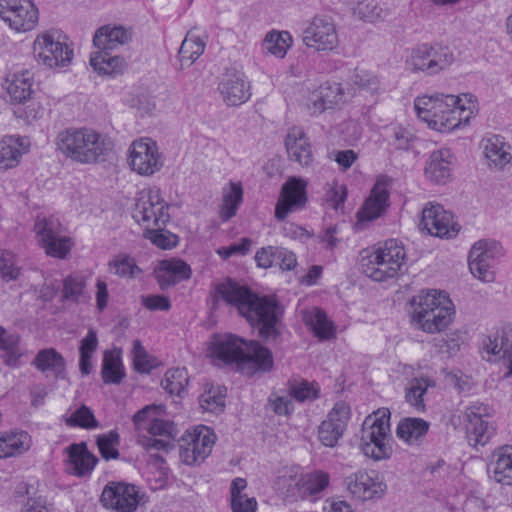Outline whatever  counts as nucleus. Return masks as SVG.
I'll use <instances>...</instances> for the list:
<instances>
[{"label":"nucleus","mask_w":512,"mask_h":512,"mask_svg":"<svg viewBox=\"0 0 512 512\" xmlns=\"http://www.w3.org/2000/svg\"><path fill=\"white\" fill-rule=\"evenodd\" d=\"M120 443V436L117 431L111 430L108 433L97 437V446L101 456L105 460L118 459L119 451L117 449Z\"/></svg>","instance_id":"864d4df0"},{"label":"nucleus","mask_w":512,"mask_h":512,"mask_svg":"<svg viewBox=\"0 0 512 512\" xmlns=\"http://www.w3.org/2000/svg\"><path fill=\"white\" fill-rule=\"evenodd\" d=\"M65 423L70 427H81L86 429H94L98 427V422L93 412L85 405L81 406L70 416L65 418Z\"/></svg>","instance_id":"5fc2aeb1"},{"label":"nucleus","mask_w":512,"mask_h":512,"mask_svg":"<svg viewBox=\"0 0 512 512\" xmlns=\"http://www.w3.org/2000/svg\"><path fill=\"white\" fill-rule=\"evenodd\" d=\"M34 56L37 62L50 69L67 67L73 59V49L61 40L60 33L49 31L34 41Z\"/></svg>","instance_id":"1a4fd4ad"},{"label":"nucleus","mask_w":512,"mask_h":512,"mask_svg":"<svg viewBox=\"0 0 512 512\" xmlns=\"http://www.w3.org/2000/svg\"><path fill=\"white\" fill-rule=\"evenodd\" d=\"M350 419V407L344 401L335 403L318 428V438L326 447H334L342 437Z\"/></svg>","instance_id":"aec40b11"},{"label":"nucleus","mask_w":512,"mask_h":512,"mask_svg":"<svg viewBox=\"0 0 512 512\" xmlns=\"http://www.w3.org/2000/svg\"><path fill=\"white\" fill-rule=\"evenodd\" d=\"M164 227H149L145 229L143 236L160 249H172L178 244V236L165 230Z\"/></svg>","instance_id":"603ef678"},{"label":"nucleus","mask_w":512,"mask_h":512,"mask_svg":"<svg viewBox=\"0 0 512 512\" xmlns=\"http://www.w3.org/2000/svg\"><path fill=\"white\" fill-rule=\"evenodd\" d=\"M27 149L24 138L6 136L0 141V171H6L19 164L20 157Z\"/></svg>","instance_id":"72a5a7b5"},{"label":"nucleus","mask_w":512,"mask_h":512,"mask_svg":"<svg viewBox=\"0 0 512 512\" xmlns=\"http://www.w3.org/2000/svg\"><path fill=\"white\" fill-rule=\"evenodd\" d=\"M132 217L145 229L165 226L170 220V215L168 205L161 198L160 190H142L136 199Z\"/></svg>","instance_id":"9d476101"},{"label":"nucleus","mask_w":512,"mask_h":512,"mask_svg":"<svg viewBox=\"0 0 512 512\" xmlns=\"http://www.w3.org/2000/svg\"><path fill=\"white\" fill-rule=\"evenodd\" d=\"M211 353L225 364L236 363L241 368L248 366L253 371L268 372L274 363L268 348L257 341L247 342L232 334L216 337Z\"/></svg>","instance_id":"7ed1b4c3"},{"label":"nucleus","mask_w":512,"mask_h":512,"mask_svg":"<svg viewBox=\"0 0 512 512\" xmlns=\"http://www.w3.org/2000/svg\"><path fill=\"white\" fill-rule=\"evenodd\" d=\"M17 343V338L13 336L5 337V330L0 326V349L5 352L3 355L4 362L9 366L16 365L21 356Z\"/></svg>","instance_id":"6e6d98bb"},{"label":"nucleus","mask_w":512,"mask_h":512,"mask_svg":"<svg viewBox=\"0 0 512 512\" xmlns=\"http://www.w3.org/2000/svg\"><path fill=\"white\" fill-rule=\"evenodd\" d=\"M243 199V189L240 183L230 182L222 188V205L220 217L227 221L236 215Z\"/></svg>","instance_id":"a19ab883"},{"label":"nucleus","mask_w":512,"mask_h":512,"mask_svg":"<svg viewBox=\"0 0 512 512\" xmlns=\"http://www.w3.org/2000/svg\"><path fill=\"white\" fill-rule=\"evenodd\" d=\"M189 382L188 373L185 368L170 369L162 380V387L170 394L180 396L186 389Z\"/></svg>","instance_id":"3c124183"},{"label":"nucleus","mask_w":512,"mask_h":512,"mask_svg":"<svg viewBox=\"0 0 512 512\" xmlns=\"http://www.w3.org/2000/svg\"><path fill=\"white\" fill-rule=\"evenodd\" d=\"M420 226L430 235L440 238L452 237L458 232V225L454 222L452 213L440 204L423 209Z\"/></svg>","instance_id":"412c9836"},{"label":"nucleus","mask_w":512,"mask_h":512,"mask_svg":"<svg viewBox=\"0 0 512 512\" xmlns=\"http://www.w3.org/2000/svg\"><path fill=\"white\" fill-rule=\"evenodd\" d=\"M85 288V281L80 276H68L63 281L62 300L78 302Z\"/></svg>","instance_id":"4d7b16f0"},{"label":"nucleus","mask_w":512,"mask_h":512,"mask_svg":"<svg viewBox=\"0 0 512 512\" xmlns=\"http://www.w3.org/2000/svg\"><path fill=\"white\" fill-rule=\"evenodd\" d=\"M225 388L206 385L204 392L199 397V403L204 411L211 413L221 412L225 406Z\"/></svg>","instance_id":"de8ad7c7"},{"label":"nucleus","mask_w":512,"mask_h":512,"mask_svg":"<svg viewBox=\"0 0 512 512\" xmlns=\"http://www.w3.org/2000/svg\"><path fill=\"white\" fill-rule=\"evenodd\" d=\"M414 108L419 119L439 132H450L466 125L473 115V107H466L461 97L439 93L417 97Z\"/></svg>","instance_id":"f03ea898"},{"label":"nucleus","mask_w":512,"mask_h":512,"mask_svg":"<svg viewBox=\"0 0 512 512\" xmlns=\"http://www.w3.org/2000/svg\"><path fill=\"white\" fill-rule=\"evenodd\" d=\"M349 493L360 501L379 499L387 489V485L375 472L358 471L344 480Z\"/></svg>","instance_id":"6ab92c4d"},{"label":"nucleus","mask_w":512,"mask_h":512,"mask_svg":"<svg viewBox=\"0 0 512 512\" xmlns=\"http://www.w3.org/2000/svg\"><path fill=\"white\" fill-rule=\"evenodd\" d=\"M285 146L292 161L298 162L303 167H307L312 163L311 145L301 128L293 127L289 130L285 139Z\"/></svg>","instance_id":"c85d7f7f"},{"label":"nucleus","mask_w":512,"mask_h":512,"mask_svg":"<svg viewBox=\"0 0 512 512\" xmlns=\"http://www.w3.org/2000/svg\"><path fill=\"white\" fill-rule=\"evenodd\" d=\"M484 154L490 165H494L496 169H503L510 163L512 155L510 146H508L503 137L492 135L485 139Z\"/></svg>","instance_id":"e433bc0d"},{"label":"nucleus","mask_w":512,"mask_h":512,"mask_svg":"<svg viewBox=\"0 0 512 512\" xmlns=\"http://www.w3.org/2000/svg\"><path fill=\"white\" fill-rule=\"evenodd\" d=\"M502 255L501 245L493 240H479L469 252V269L471 273L483 282H492V270L497 258Z\"/></svg>","instance_id":"4468645a"},{"label":"nucleus","mask_w":512,"mask_h":512,"mask_svg":"<svg viewBox=\"0 0 512 512\" xmlns=\"http://www.w3.org/2000/svg\"><path fill=\"white\" fill-rule=\"evenodd\" d=\"M51 504L45 497H29L21 508V512H50Z\"/></svg>","instance_id":"774afa93"},{"label":"nucleus","mask_w":512,"mask_h":512,"mask_svg":"<svg viewBox=\"0 0 512 512\" xmlns=\"http://www.w3.org/2000/svg\"><path fill=\"white\" fill-rule=\"evenodd\" d=\"M206 43L198 35L189 31L179 49V60L182 66L192 65L204 52Z\"/></svg>","instance_id":"79ce46f5"},{"label":"nucleus","mask_w":512,"mask_h":512,"mask_svg":"<svg viewBox=\"0 0 512 512\" xmlns=\"http://www.w3.org/2000/svg\"><path fill=\"white\" fill-rule=\"evenodd\" d=\"M101 503L116 512H134L139 505V491L135 485L110 482L101 494Z\"/></svg>","instance_id":"f3484780"},{"label":"nucleus","mask_w":512,"mask_h":512,"mask_svg":"<svg viewBox=\"0 0 512 512\" xmlns=\"http://www.w3.org/2000/svg\"><path fill=\"white\" fill-rule=\"evenodd\" d=\"M164 162L156 142L149 138L134 141L129 149V165L139 175L150 176L159 171Z\"/></svg>","instance_id":"2eb2a0df"},{"label":"nucleus","mask_w":512,"mask_h":512,"mask_svg":"<svg viewBox=\"0 0 512 512\" xmlns=\"http://www.w3.org/2000/svg\"><path fill=\"white\" fill-rule=\"evenodd\" d=\"M132 356L133 364L137 371L149 372L152 369L153 366L148 359V353L138 339L133 341Z\"/></svg>","instance_id":"680f3d73"},{"label":"nucleus","mask_w":512,"mask_h":512,"mask_svg":"<svg viewBox=\"0 0 512 512\" xmlns=\"http://www.w3.org/2000/svg\"><path fill=\"white\" fill-rule=\"evenodd\" d=\"M343 89L339 83L326 82L315 89L309 96L308 109L317 115L333 108L343 99Z\"/></svg>","instance_id":"bb28decb"},{"label":"nucleus","mask_w":512,"mask_h":512,"mask_svg":"<svg viewBox=\"0 0 512 512\" xmlns=\"http://www.w3.org/2000/svg\"><path fill=\"white\" fill-rule=\"evenodd\" d=\"M302 320L320 340H329L335 335L336 329L333 322L321 308L313 307L303 310Z\"/></svg>","instance_id":"c756f323"},{"label":"nucleus","mask_w":512,"mask_h":512,"mask_svg":"<svg viewBox=\"0 0 512 512\" xmlns=\"http://www.w3.org/2000/svg\"><path fill=\"white\" fill-rule=\"evenodd\" d=\"M90 65L99 75L114 76L125 69L126 62L123 57L111 56L108 50H100L91 54Z\"/></svg>","instance_id":"58836bf2"},{"label":"nucleus","mask_w":512,"mask_h":512,"mask_svg":"<svg viewBox=\"0 0 512 512\" xmlns=\"http://www.w3.org/2000/svg\"><path fill=\"white\" fill-rule=\"evenodd\" d=\"M289 395L298 402L314 401L319 397L320 388L317 383L304 379L289 382Z\"/></svg>","instance_id":"8fccbe9b"},{"label":"nucleus","mask_w":512,"mask_h":512,"mask_svg":"<svg viewBox=\"0 0 512 512\" xmlns=\"http://www.w3.org/2000/svg\"><path fill=\"white\" fill-rule=\"evenodd\" d=\"M33 364L41 372H52L56 378L64 377L65 360L55 349H43L36 355Z\"/></svg>","instance_id":"ea45409f"},{"label":"nucleus","mask_w":512,"mask_h":512,"mask_svg":"<svg viewBox=\"0 0 512 512\" xmlns=\"http://www.w3.org/2000/svg\"><path fill=\"white\" fill-rule=\"evenodd\" d=\"M39 245L46 254L63 259L70 252L72 243L70 238L62 236V226L58 219L37 218L34 226Z\"/></svg>","instance_id":"9b49d317"},{"label":"nucleus","mask_w":512,"mask_h":512,"mask_svg":"<svg viewBox=\"0 0 512 512\" xmlns=\"http://www.w3.org/2000/svg\"><path fill=\"white\" fill-rule=\"evenodd\" d=\"M392 442L389 410H378L365 418L360 446L367 457L377 461L390 458L393 452Z\"/></svg>","instance_id":"0eeeda50"},{"label":"nucleus","mask_w":512,"mask_h":512,"mask_svg":"<svg viewBox=\"0 0 512 512\" xmlns=\"http://www.w3.org/2000/svg\"><path fill=\"white\" fill-rule=\"evenodd\" d=\"M0 274L3 278L13 280L19 275V268L15 265L14 254L3 251L0 256Z\"/></svg>","instance_id":"e2e57ef3"},{"label":"nucleus","mask_w":512,"mask_h":512,"mask_svg":"<svg viewBox=\"0 0 512 512\" xmlns=\"http://www.w3.org/2000/svg\"><path fill=\"white\" fill-rule=\"evenodd\" d=\"M430 386H434L433 382L421 377L412 379L406 388L405 399L418 412H424L426 409L423 397Z\"/></svg>","instance_id":"49530a36"},{"label":"nucleus","mask_w":512,"mask_h":512,"mask_svg":"<svg viewBox=\"0 0 512 512\" xmlns=\"http://www.w3.org/2000/svg\"><path fill=\"white\" fill-rule=\"evenodd\" d=\"M405 260L406 252L402 243L389 239L379 243L369 255L362 258L361 269L367 277L381 282L396 277Z\"/></svg>","instance_id":"423d86ee"},{"label":"nucleus","mask_w":512,"mask_h":512,"mask_svg":"<svg viewBox=\"0 0 512 512\" xmlns=\"http://www.w3.org/2000/svg\"><path fill=\"white\" fill-rule=\"evenodd\" d=\"M216 436L206 426H198L182 437L180 458L187 465L202 463L211 453Z\"/></svg>","instance_id":"f8f14e48"},{"label":"nucleus","mask_w":512,"mask_h":512,"mask_svg":"<svg viewBox=\"0 0 512 512\" xmlns=\"http://www.w3.org/2000/svg\"><path fill=\"white\" fill-rule=\"evenodd\" d=\"M0 17L17 32L32 30L39 18L33 0H0Z\"/></svg>","instance_id":"ddd939ff"},{"label":"nucleus","mask_w":512,"mask_h":512,"mask_svg":"<svg viewBox=\"0 0 512 512\" xmlns=\"http://www.w3.org/2000/svg\"><path fill=\"white\" fill-rule=\"evenodd\" d=\"M31 75L28 71L22 74H14L12 79H7L6 90L12 102L24 103L32 94Z\"/></svg>","instance_id":"37998d69"},{"label":"nucleus","mask_w":512,"mask_h":512,"mask_svg":"<svg viewBox=\"0 0 512 512\" xmlns=\"http://www.w3.org/2000/svg\"><path fill=\"white\" fill-rule=\"evenodd\" d=\"M306 202V182L297 178L288 179L282 186L275 207L276 219L283 221L290 212L303 208Z\"/></svg>","instance_id":"4be33fe9"},{"label":"nucleus","mask_w":512,"mask_h":512,"mask_svg":"<svg viewBox=\"0 0 512 512\" xmlns=\"http://www.w3.org/2000/svg\"><path fill=\"white\" fill-rule=\"evenodd\" d=\"M252 241L249 238H243L239 243H233L228 247H221L217 253L223 258L228 259L232 255H246L251 248Z\"/></svg>","instance_id":"0e129e2a"},{"label":"nucleus","mask_w":512,"mask_h":512,"mask_svg":"<svg viewBox=\"0 0 512 512\" xmlns=\"http://www.w3.org/2000/svg\"><path fill=\"white\" fill-rule=\"evenodd\" d=\"M453 153L448 148L433 151L425 163V177L432 183L445 185L452 180Z\"/></svg>","instance_id":"b1692460"},{"label":"nucleus","mask_w":512,"mask_h":512,"mask_svg":"<svg viewBox=\"0 0 512 512\" xmlns=\"http://www.w3.org/2000/svg\"><path fill=\"white\" fill-rule=\"evenodd\" d=\"M32 439L26 431H10L0 433V459L14 457L28 451Z\"/></svg>","instance_id":"473e14b6"},{"label":"nucleus","mask_w":512,"mask_h":512,"mask_svg":"<svg viewBox=\"0 0 512 512\" xmlns=\"http://www.w3.org/2000/svg\"><path fill=\"white\" fill-rule=\"evenodd\" d=\"M57 146L67 158L82 164L104 161L111 150L110 140L89 128H69L60 132Z\"/></svg>","instance_id":"20e7f679"},{"label":"nucleus","mask_w":512,"mask_h":512,"mask_svg":"<svg viewBox=\"0 0 512 512\" xmlns=\"http://www.w3.org/2000/svg\"><path fill=\"white\" fill-rule=\"evenodd\" d=\"M303 43L315 51H332L339 39L334 22L327 16H315L303 31Z\"/></svg>","instance_id":"dca6fc26"},{"label":"nucleus","mask_w":512,"mask_h":512,"mask_svg":"<svg viewBox=\"0 0 512 512\" xmlns=\"http://www.w3.org/2000/svg\"><path fill=\"white\" fill-rule=\"evenodd\" d=\"M101 375L105 384H120L125 376L121 358L115 352H105Z\"/></svg>","instance_id":"c03bdc74"},{"label":"nucleus","mask_w":512,"mask_h":512,"mask_svg":"<svg viewBox=\"0 0 512 512\" xmlns=\"http://www.w3.org/2000/svg\"><path fill=\"white\" fill-rule=\"evenodd\" d=\"M231 508L233 512H255L257 502L255 498L247 495L234 496L231 498Z\"/></svg>","instance_id":"338daca9"},{"label":"nucleus","mask_w":512,"mask_h":512,"mask_svg":"<svg viewBox=\"0 0 512 512\" xmlns=\"http://www.w3.org/2000/svg\"><path fill=\"white\" fill-rule=\"evenodd\" d=\"M455 61L453 50L440 43L421 44L413 48L406 59L407 68L421 72L426 76H434L448 69Z\"/></svg>","instance_id":"6e6552de"},{"label":"nucleus","mask_w":512,"mask_h":512,"mask_svg":"<svg viewBox=\"0 0 512 512\" xmlns=\"http://www.w3.org/2000/svg\"><path fill=\"white\" fill-rule=\"evenodd\" d=\"M159 287L165 290L191 276L190 266L180 259H166L159 262L155 269Z\"/></svg>","instance_id":"a878e982"},{"label":"nucleus","mask_w":512,"mask_h":512,"mask_svg":"<svg viewBox=\"0 0 512 512\" xmlns=\"http://www.w3.org/2000/svg\"><path fill=\"white\" fill-rule=\"evenodd\" d=\"M412 321L416 327L427 333H437L452 322L454 306L448 296L436 290L421 291L411 300Z\"/></svg>","instance_id":"39448f33"},{"label":"nucleus","mask_w":512,"mask_h":512,"mask_svg":"<svg viewBox=\"0 0 512 512\" xmlns=\"http://www.w3.org/2000/svg\"><path fill=\"white\" fill-rule=\"evenodd\" d=\"M294 482L297 494L294 491H287L290 496H299L302 498L308 496L320 495L330 483V476L327 472L321 470H315L302 475L299 479H293L292 477H282L279 483L289 484Z\"/></svg>","instance_id":"393cba45"},{"label":"nucleus","mask_w":512,"mask_h":512,"mask_svg":"<svg viewBox=\"0 0 512 512\" xmlns=\"http://www.w3.org/2000/svg\"><path fill=\"white\" fill-rule=\"evenodd\" d=\"M353 81L360 89L371 94L378 93L380 89L378 77L366 70H356L353 76Z\"/></svg>","instance_id":"052dcab7"},{"label":"nucleus","mask_w":512,"mask_h":512,"mask_svg":"<svg viewBox=\"0 0 512 512\" xmlns=\"http://www.w3.org/2000/svg\"><path fill=\"white\" fill-rule=\"evenodd\" d=\"M216 292L225 302L237 308L240 315L254 327L258 328L263 339H275L279 335L277 323L278 306L276 301L260 298L247 287L231 279L216 286Z\"/></svg>","instance_id":"f257e3e1"},{"label":"nucleus","mask_w":512,"mask_h":512,"mask_svg":"<svg viewBox=\"0 0 512 512\" xmlns=\"http://www.w3.org/2000/svg\"><path fill=\"white\" fill-rule=\"evenodd\" d=\"M483 350L488 355H502L508 360L507 377L512 375V334L502 329L486 336L482 340Z\"/></svg>","instance_id":"7c9ffc66"},{"label":"nucleus","mask_w":512,"mask_h":512,"mask_svg":"<svg viewBox=\"0 0 512 512\" xmlns=\"http://www.w3.org/2000/svg\"><path fill=\"white\" fill-rule=\"evenodd\" d=\"M488 418L487 408L483 404L476 403L466 408V438L472 447L486 445L494 435L495 429Z\"/></svg>","instance_id":"a211bd4d"},{"label":"nucleus","mask_w":512,"mask_h":512,"mask_svg":"<svg viewBox=\"0 0 512 512\" xmlns=\"http://www.w3.org/2000/svg\"><path fill=\"white\" fill-rule=\"evenodd\" d=\"M142 304L151 311H168L171 308L169 298L163 295H147L142 298Z\"/></svg>","instance_id":"69168bd1"},{"label":"nucleus","mask_w":512,"mask_h":512,"mask_svg":"<svg viewBox=\"0 0 512 512\" xmlns=\"http://www.w3.org/2000/svg\"><path fill=\"white\" fill-rule=\"evenodd\" d=\"M353 14L359 19L373 22L381 17L382 9L374 0H362L353 8Z\"/></svg>","instance_id":"bf43d9fd"},{"label":"nucleus","mask_w":512,"mask_h":512,"mask_svg":"<svg viewBox=\"0 0 512 512\" xmlns=\"http://www.w3.org/2000/svg\"><path fill=\"white\" fill-rule=\"evenodd\" d=\"M430 424L422 418L407 417L397 426L396 435L410 445H419L428 433Z\"/></svg>","instance_id":"c9c22d12"},{"label":"nucleus","mask_w":512,"mask_h":512,"mask_svg":"<svg viewBox=\"0 0 512 512\" xmlns=\"http://www.w3.org/2000/svg\"><path fill=\"white\" fill-rule=\"evenodd\" d=\"M292 43V37L287 31H271L267 33L263 42V48L280 58L286 55L287 49Z\"/></svg>","instance_id":"09e8293b"},{"label":"nucleus","mask_w":512,"mask_h":512,"mask_svg":"<svg viewBox=\"0 0 512 512\" xmlns=\"http://www.w3.org/2000/svg\"><path fill=\"white\" fill-rule=\"evenodd\" d=\"M389 193L385 186L377 182L364 202L360 215L362 219L373 220L378 218L388 206Z\"/></svg>","instance_id":"4c0bfd02"},{"label":"nucleus","mask_w":512,"mask_h":512,"mask_svg":"<svg viewBox=\"0 0 512 512\" xmlns=\"http://www.w3.org/2000/svg\"><path fill=\"white\" fill-rule=\"evenodd\" d=\"M488 471L493 474L496 482L512 485V446L502 447L493 454Z\"/></svg>","instance_id":"f704fd0d"},{"label":"nucleus","mask_w":512,"mask_h":512,"mask_svg":"<svg viewBox=\"0 0 512 512\" xmlns=\"http://www.w3.org/2000/svg\"><path fill=\"white\" fill-rule=\"evenodd\" d=\"M132 32L123 26L105 25L99 28L93 38L94 45L99 50H113L131 40Z\"/></svg>","instance_id":"2f4dec72"},{"label":"nucleus","mask_w":512,"mask_h":512,"mask_svg":"<svg viewBox=\"0 0 512 512\" xmlns=\"http://www.w3.org/2000/svg\"><path fill=\"white\" fill-rule=\"evenodd\" d=\"M110 267L114 269V273L121 277L134 278L141 272V269L136 265L133 258L129 256H122L110 262Z\"/></svg>","instance_id":"13d9d810"},{"label":"nucleus","mask_w":512,"mask_h":512,"mask_svg":"<svg viewBox=\"0 0 512 512\" xmlns=\"http://www.w3.org/2000/svg\"><path fill=\"white\" fill-rule=\"evenodd\" d=\"M389 145L396 150L410 151L413 150L420 138L416 135L415 131L411 127L402 125L394 126L390 129Z\"/></svg>","instance_id":"a18cd8bd"},{"label":"nucleus","mask_w":512,"mask_h":512,"mask_svg":"<svg viewBox=\"0 0 512 512\" xmlns=\"http://www.w3.org/2000/svg\"><path fill=\"white\" fill-rule=\"evenodd\" d=\"M67 460L68 473L77 477H83L92 472L97 464V458L88 451L87 445L84 442L74 443L65 449Z\"/></svg>","instance_id":"cd10ccee"},{"label":"nucleus","mask_w":512,"mask_h":512,"mask_svg":"<svg viewBox=\"0 0 512 512\" xmlns=\"http://www.w3.org/2000/svg\"><path fill=\"white\" fill-rule=\"evenodd\" d=\"M223 101L228 106H239L251 97L250 85L244 73L236 69H227L218 84Z\"/></svg>","instance_id":"5701e85b"}]
</instances>
